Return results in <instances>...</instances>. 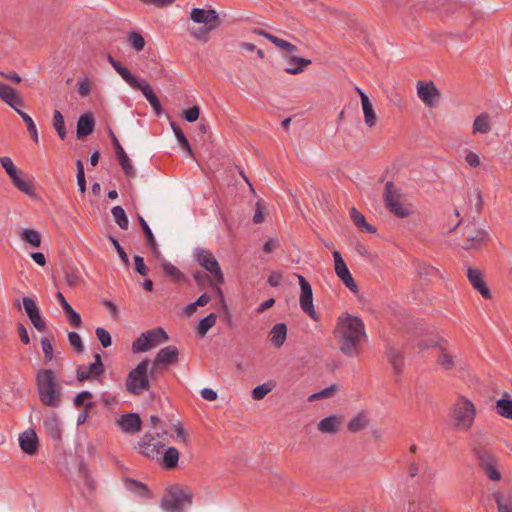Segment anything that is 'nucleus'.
<instances>
[{
  "label": "nucleus",
  "instance_id": "obj_1",
  "mask_svg": "<svg viewBox=\"0 0 512 512\" xmlns=\"http://www.w3.org/2000/svg\"><path fill=\"white\" fill-rule=\"evenodd\" d=\"M333 333L338 340L339 350L347 357L358 356L361 342L367 338L363 320L349 313L338 317Z\"/></svg>",
  "mask_w": 512,
  "mask_h": 512
},
{
  "label": "nucleus",
  "instance_id": "obj_2",
  "mask_svg": "<svg viewBox=\"0 0 512 512\" xmlns=\"http://www.w3.org/2000/svg\"><path fill=\"white\" fill-rule=\"evenodd\" d=\"M36 385L40 402L49 407H58L61 403V386L51 369H39L36 373Z\"/></svg>",
  "mask_w": 512,
  "mask_h": 512
},
{
  "label": "nucleus",
  "instance_id": "obj_3",
  "mask_svg": "<svg viewBox=\"0 0 512 512\" xmlns=\"http://www.w3.org/2000/svg\"><path fill=\"white\" fill-rule=\"evenodd\" d=\"M193 496L190 487L173 484L166 488L160 506L166 512H184L185 505L192 504Z\"/></svg>",
  "mask_w": 512,
  "mask_h": 512
},
{
  "label": "nucleus",
  "instance_id": "obj_4",
  "mask_svg": "<svg viewBox=\"0 0 512 512\" xmlns=\"http://www.w3.org/2000/svg\"><path fill=\"white\" fill-rule=\"evenodd\" d=\"M0 98L19 114L23 122L26 124L32 140L35 143H38L37 127L33 119L30 115L20 109V107L24 106V100L21 95L11 86L0 82Z\"/></svg>",
  "mask_w": 512,
  "mask_h": 512
},
{
  "label": "nucleus",
  "instance_id": "obj_5",
  "mask_svg": "<svg viewBox=\"0 0 512 512\" xmlns=\"http://www.w3.org/2000/svg\"><path fill=\"white\" fill-rule=\"evenodd\" d=\"M150 361L144 359L133 368L127 375L125 380V388L127 392L134 396H140L151 388L150 373L148 374Z\"/></svg>",
  "mask_w": 512,
  "mask_h": 512
},
{
  "label": "nucleus",
  "instance_id": "obj_6",
  "mask_svg": "<svg viewBox=\"0 0 512 512\" xmlns=\"http://www.w3.org/2000/svg\"><path fill=\"white\" fill-rule=\"evenodd\" d=\"M475 406L474 404L461 397L453 406L451 417L454 421V427L457 430L467 431L471 428L475 419Z\"/></svg>",
  "mask_w": 512,
  "mask_h": 512
},
{
  "label": "nucleus",
  "instance_id": "obj_7",
  "mask_svg": "<svg viewBox=\"0 0 512 512\" xmlns=\"http://www.w3.org/2000/svg\"><path fill=\"white\" fill-rule=\"evenodd\" d=\"M401 197L400 189L392 181L386 182L383 193L385 207L398 218H406L411 215L412 211L400 202Z\"/></svg>",
  "mask_w": 512,
  "mask_h": 512
},
{
  "label": "nucleus",
  "instance_id": "obj_8",
  "mask_svg": "<svg viewBox=\"0 0 512 512\" xmlns=\"http://www.w3.org/2000/svg\"><path fill=\"white\" fill-rule=\"evenodd\" d=\"M473 451L479 467L487 477L492 481H499L501 479V473L498 470V458L496 455L481 445L474 447Z\"/></svg>",
  "mask_w": 512,
  "mask_h": 512
},
{
  "label": "nucleus",
  "instance_id": "obj_9",
  "mask_svg": "<svg viewBox=\"0 0 512 512\" xmlns=\"http://www.w3.org/2000/svg\"><path fill=\"white\" fill-rule=\"evenodd\" d=\"M194 257L199 265L210 272L215 282L218 284L224 283V276L220 265L211 251L204 248H196L194 250Z\"/></svg>",
  "mask_w": 512,
  "mask_h": 512
},
{
  "label": "nucleus",
  "instance_id": "obj_10",
  "mask_svg": "<svg viewBox=\"0 0 512 512\" xmlns=\"http://www.w3.org/2000/svg\"><path fill=\"white\" fill-rule=\"evenodd\" d=\"M0 164L3 167V169L8 174L9 178L11 179L13 185L21 192L28 196H33L35 194L34 187L24 181L20 174H22V171H19L17 167L14 165L12 159L8 156H0Z\"/></svg>",
  "mask_w": 512,
  "mask_h": 512
},
{
  "label": "nucleus",
  "instance_id": "obj_11",
  "mask_svg": "<svg viewBox=\"0 0 512 512\" xmlns=\"http://www.w3.org/2000/svg\"><path fill=\"white\" fill-rule=\"evenodd\" d=\"M179 361V350L174 345L166 346L158 351L150 369L151 378H155V374L162 371L161 366L175 365Z\"/></svg>",
  "mask_w": 512,
  "mask_h": 512
},
{
  "label": "nucleus",
  "instance_id": "obj_12",
  "mask_svg": "<svg viewBox=\"0 0 512 512\" xmlns=\"http://www.w3.org/2000/svg\"><path fill=\"white\" fill-rule=\"evenodd\" d=\"M464 237L462 248L464 250H477L489 239V234L485 229L472 224L464 228Z\"/></svg>",
  "mask_w": 512,
  "mask_h": 512
},
{
  "label": "nucleus",
  "instance_id": "obj_13",
  "mask_svg": "<svg viewBox=\"0 0 512 512\" xmlns=\"http://www.w3.org/2000/svg\"><path fill=\"white\" fill-rule=\"evenodd\" d=\"M105 372V367L102 362L101 355L96 353L94 355V362L89 364L88 366L80 365L76 370V379L79 382H84L88 380H96L100 376H102Z\"/></svg>",
  "mask_w": 512,
  "mask_h": 512
},
{
  "label": "nucleus",
  "instance_id": "obj_14",
  "mask_svg": "<svg viewBox=\"0 0 512 512\" xmlns=\"http://www.w3.org/2000/svg\"><path fill=\"white\" fill-rule=\"evenodd\" d=\"M298 282L300 285V298L299 304L301 309L309 315L312 319H317V313L313 304V291L310 283L306 280V278L300 274L297 275Z\"/></svg>",
  "mask_w": 512,
  "mask_h": 512
},
{
  "label": "nucleus",
  "instance_id": "obj_15",
  "mask_svg": "<svg viewBox=\"0 0 512 512\" xmlns=\"http://www.w3.org/2000/svg\"><path fill=\"white\" fill-rule=\"evenodd\" d=\"M23 306L25 309V312L30 319L33 326L39 331V332H45L47 329V325L45 321L42 319L39 308L37 307L35 301L31 297H23Z\"/></svg>",
  "mask_w": 512,
  "mask_h": 512
},
{
  "label": "nucleus",
  "instance_id": "obj_16",
  "mask_svg": "<svg viewBox=\"0 0 512 512\" xmlns=\"http://www.w3.org/2000/svg\"><path fill=\"white\" fill-rule=\"evenodd\" d=\"M190 18L196 23H203L210 26V29H215L219 26V15L213 9H200L194 8L190 13Z\"/></svg>",
  "mask_w": 512,
  "mask_h": 512
},
{
  "label": "nucleus",
  "instance_id": "obj_17",
  "mask_svg": "<svg viewBox=\"0 0 512 512\" xmlns=\"http://www.w3.org/2000/svg\"><path fill=\"white\" fill-rule=\"evenodd\" d=\"M467 278L472 287L477 290L481 296L485 299H490L492 297L489 288L486 285L484 280L483 273L481 270L477 268L468 267L467 269Z\"/></svg>",
  "mask_w": 512,
  "mask_h": 512
},
{
  "label": "nucleus",
  "instance_id": "obj_18",
  "mask_svg": "<svg viewBox=\"0 0 512 512\" xmlns=\"http://www.w3.org/2000/svg\"><path fill=\"white\" fill-rule=\"evenodd\" d=\"M385 354L387 356L388 362L392 366L394 375L399 377L402 374L404 365L403 352L393 345L387 344ZM396 382H398V378H396Z\"/></svg>",
  "mask_w": 512,
  "mask_h": 512
},
{
  "label": "nucleus",
  "instance_id": "obj_19",
  "mask_svg": "<svg viewBox=\"0 0 512 512\" xmlns=\"http://www.w3.org/2000/svg\"><path fill=\"white\" fill-rule=\"evenodd\" d=\"M134 89L140 90L147 101L150 103L151 107L153 108L154 113L157 116H160L163 112L162 105L157 97V95L154 93L153 88L150 86V84L142 79L138 82V86H135Z\"/></svg>",
  "mask_w": 512,
  "mask_h": 512
},
{
  "label": "nucleus",
  "instance_id": "obj_20",
  "mask_svg": "<svg viewBox=\"0 0 512 512\" xmlns=\"http://www.w3.org/2000/svg\"><path fill=\"white\" fill-rule=\"evenodd\" d=\"M117 423L122 431L134 434L141 430L142 421L138 414L130 412L120 416Z\"/></svg>",
  "mask_w": 512,
  "mask_h": 512
},
{
  "label": "nucleus",
  "instance_id": "obj_21",
  "mask_svg": "<svg viewBox=\"0 0 512 512\" xmlns=\"http://www.w3.org/2000/svg\"><path fill=\"white\" fill-rule=\"evenodd\" d=\"M19 445L22 451L28 455H34L38 452V438L34 430L29 429L19 436Z\"/></svg>",
  "mask_w": 512,
  "mask_h": 512
},
{
  "label": "nucleus",
  "instance_id": "obj_22",
  "mask_svg": "<svg viewBox=\"0 0 512 512\" xmlns=\"http://www.w3.org/2000/svg\"><path fill=\"white\" fill-rule=\"evenodd\" d=\"M56 299L62 307L68 322L75 328H79L82 324L81 316L76 312L72 306L67 302L66 298L61 292L56 293Z\"/></svg>",
  "mask_w": 512,
  "mask_h": 512
},
{
  "label": "nucleus",
  "instance_id": "obj_23",
  "mask_svg": "<svg viewBox=\"0 0 512 512\" xmlns=\"http://www.w3.org/2000/svg\"><path fill=\"white\" fill-rule=\"evenodd\" d=\"M95 128V120L93 114L88 112L81 115L77 121L76 134L78 139H84L92 134Z\"/></svg>",
  "mask_w": 512,
  "mask_h": 512
},
{
  "label": "nucleus",
  "instance_id": "obj_24",
  "mask_svg": "<svg viewBox=\"0 0 512 512\" xmlns=\"http://www.w3.org/2000/svg\"><path fill=\"white\" fill-rule=\"evenodd\" d=\"M417 94L426 105H432L434 99L439 96V91L432 81L428 83L419 81L417 84Z\"/></svg>",
  "mask_w": 512,
  "mask_h": 512
},
{
  "label": "nucleus",
  "instance_id": "obj_25",
  "mask_svg": "<svg viewBox=\"0 0 512 512\" xmlns=\"http://www.w3.org/2000/svg\"><path fill=\"white\" fill-rule=\"evenodd\" d=\"M137 221L143 231L147 246L150 248L152 253L156 257H158L160 254V250L151 228L149 227L146 220L139 214L137 215Z\"/></svg>",
  "mask_w": 512,
  "mask_h": 512
},
{
  "label": "nucleus",
  "instance_id": "obj_26",
  "mask_svg": "<svg viewBox=\"0 0 512 512\" xmlns=\"http://www.w3.org/2000/svg\"><path fill=\"white\" fill-rule=\"evenodd\" d=\"M286 59L289 66L285 68V72L291 75L302 73L311 64V60L303 57L291 55L287 56Z\"/></svg>",
  "mask_w": 512,
  "mask_h": 512
},
{
  "label": "nucleus",
  "instance_id": "obj_27",
  "mask_svg": "<svg viewBox=\"0 0 512 512\" xmlns=\"http://www.w3.org/2000/svg\"><path fill=\"white\" fill-rule=\"evenodd\" d=\"M124 484L127 490L139 495L142 498L150 499L153 496L148 486L138 480L125 478Z\"/></svg>",
  "mask_w": 512,
  "mask_h": 512
},
{
  "label": "nucleus",
  "instance_id": "obj_28",
  "mask_svg": "<svg viewBox=\"0 0 512 512\" xmlns=\"http://www.w3.org/2000/svg\"><path fill=\"white\" fill-rule=\"evenodd\" d=\"M287 338V326L285 323L275 324L270 331V342L275 348L283 346Z\"/></svg>",
  "mask_w": 512,
  "mask_h": 512
},
{
  "label": "nucleus",
  "instance_id": "obj_29",
  "mask_svg": "<svg viewBox=\"0 0 512 512\" xmlns=\"http://www.w3.org/2000/svg\"><path fill=\"white\" fill-rule=\"evenodd\" d=\"M350 218L352 219L353 223L355 224V226L357 228L360 229V231L362 232H365V233H370V234H374L376 233V228L374 226H372L371 224H369L367 221H366V218L365 216L359 212L355 207H352L350 209Z\"/></svg>",
  "mask_w": 512,
  "mask_h": 512
},
{
  "label": "nucleus",
  "instance_id": "obj_30",
  "mask_svg": "<svg viewBox=\"0 0 512 512\" xmlns=\"http://www.w3.org/2000/svg\"><path fill=\"white\" fill-rule=\"evenodd\" d=\"M495 411L501 417L512 420V399L508 392H504L502 398L496 401Z\"/></svg>",
  "mask_w": 512,
  "mask_h": 512
},
{
  "label": "nucleus",
  "instance_id": "obj_31",
  "mask_svg": "<svg viewBox=\"0 0 512 512\" xmlns=\"http://www.w3.org/2000/svg\"><path fill=\"white\" fill-rule=\"evenodd\" d=\"M342 423V417L331 415L322 419L318 424V430L322 433L334 434L338 432L339 426Z\"/></svg>",
  "mask_w": 512,
  "mask_h": 512
},
{
  "label": "nucleus",
  "instance_id": "obj_32",
  "mask_svg": "<svg viewBox=\"0 0 512 512\" xmlns=\"http://www.w3.org/2000/svg\"><path fill=\"white\" fill-rule=\"evenodd\" d=\"M43 426L46 434L53 440L58 441L61 439V429L58 418L52 415L44 420Z\"/></svg>",
  "mask_w": 512,
  "mask_h": 512
},
{
  "label": "nucleus",
  "instance_id": "obj_33",
  "mask_svg": "<svg viewBox=\"0 0 512 512\" xmlns=\"http://www.w3.org/2000/svg\"><path fill=\"white\" fill-rule=\"evenodd\" d=\"M217 315L215 313H210L204 318H201L198 321L196 327V334L199 338H203L206 336L208 331L216 324Z\"/></svg>",
  "mask_w": 512,
  "mask_h": 512
},
{
  "label": "nucleus",
  "instance_id": "obj_34",
  "mask_svg": "<svg viewBox=\"0 0 512 512\" xmlns=\"http://www.w3.org/2000/svg\"><path fill=\"white\" fill-rule=\"evenodd\" d=\"M491 130L490 116L488 113L483 112L478 115L473 122V134H487Z\"/></svg>",
  "mask_w": 512,
  "mask_h": 512
},
{
  "label": "nucleus",
  "instance_id": "obj_35",
  "mask_svg": "<svg viewBox=\"0 0 512 512\" xmlns=\"http://www.w3.org/2000/svg\"><path fill=\"white\" fill-rule=\"evenodd\" d=\"M148 342L151 343V348L168 341L169 337L162 327H157L146 331Z\"/></svg>",
  "mask_w": 512,
  "mask_h": 512
},
{
  "label": "nucleus",
  "instance_id": "obj_36",
  "mask_svg": "<svg viewBox=\"0 0 512 512\" xmlns=\"http://www.w3.org/2000/svg\"><path fill=\"white\" fill-rule=\"evenodd\" d=\"M179 461V451L175 447H169L162 458V466L171 470L177 467Z\"/></svg>",
  "mask_w": 512,
  "mask_h": 512
},
{
  "label": "nucleus",
  "instance_id": "obj_37",
  "mask_svg": "<svg viewBox=\"0 0 512 512\" xmlns=\"http://www.w3.org/2000/svg\"><path fill=\"white\" fill-rule=\"evenodd\" d=\"M113 68L132 88L138 86V82L140 80L137 79V77L134 76L130 72V70L126 66H124L120 61H118L116 64L113 63Z\"/></svg>",
  "mask_w": 512,
  "mask_h": 512
},
{
  "label": "nucleus",
  "instance_id": "obj_38",
  "mask_svg": "<svg viewBox=\"0 0 512 512\" xmlns=\"http://www.w3.org/2000/svg\"><path fill=\"white\" fill-rule=\"evenodd\" d=\"M362 109L364 113V120L367 126H375L377 117L369 97H363Z\"/></svg>",
  "mask_w": 512,
  "mask_h": 512
},
{
  "label": "nucleus",
  "instance_id": "obj_39",
  "mask_svg": "<svg viewBox=\"0 0 512 512\" xmlns=\"http://www.w3.org/2000/svg\"><path fill=\"white\" fill-rule=\"evenodd\" d=\"M171 128L182 149L185 150L190 156H193L191 145L179 125L175 122H171Z\"/></svg>",
  "mask_w": 512,
  "mask_h": 512
},
{
  "label": "nucleus",
  "instance_id": "obj_40",
  "mask_svg": "<svg viewBox=\"0 0 512 512\" xmlns=\"http://www.w3.org/2000/svg\"><path fill=\"white\" fill-rule=\"evenodd\" d=\"M369 423L367 416L365 413H358L353 419L348 423V430L352 433L359 432L363 430Z\"/></svg>",
  "mask_w": 512,
  "mask_h": 512
},
{
  "label": "nucleus",
  "instance_id": "obj_41",
  "mask_svg": "<svg viewBox=\"0 0 512 512\" xmlns=\"http://www.w3.org/2000/svg\"><path fill=\"white\" fill-rule=\"evenodd\" d=\"M21 239L30 244L34 248H38L41 245V234L33 229H24L21 232Z\"/></svg>",
  "mask_w": 512,
  "mask_h": 512
},
{
  "label": "nucleus",
  "instance_id": "obj_42",
  "mask_svg": "<svg viewBox=\"0 0 512 512\" xmlns=\"http://www.w3.org/2000/svg\"><path fill=\"white\" fill-rule=\"evenodd\" d=\"M111 213L118 226L123 230H127L129 220L124 209L121 206H115L111 209Z\"/></svg>",
  "mask_w": 512,
  "mask_h": 512
},
{
  "label": "nucleus",
  "instance_id": "obj_43",
  "mask_svg": "<svg viewBox=\"0 0 512 512\" xmlns=\"http://www.w3.org/2000/svg\"><path fill=\"white\" fill-rule=\"evenodd\" d=\"M163 272L166 276L170 277L173 281L182 282L185 281L184 274L173 264L164 262L162 264Z\"/></svg>",
  "mask_w": 512,
  "mask_h": 512
},
{
  "label": "nucleus",
  "instance_id": "obj_44",
  "mask_svg": "<svg viewBox=\"0 0 512 512\" xmlns=\"http://www.w3.org/2000/svg\"><path fill=\"white\" fill-rule=\"evenodd\" d=\"M336 275L339 277V279L343 282V284L353 293L358 292V286L356 282L354 281L348 267L346 270H340L336 273Z\"/></svg>",
  "mask_w": 512,
  "mask_h": 512
},
{
  "label": "nucleus",
  "instance_id": "obj_45",
  "mask_svg": "<svg viewBox=\"0 0 512 512\" xmlns=\"http://www.w3.org/2000/svg\"><path fill=\"white\" fill-rule=\"evenodd\" d=\"M119 161V164L124 172V174L128 177H135L136 172L135 169L127 156L126 152H122L116 155Z\"/></svg>",
  "mask_w": 512,
  "mask_h": 512
},
{
  "label": "nucleus",
  "instance_id": "obj_46",
  "mask_svg": "<svg viewBox=\"0 0 512 512\" xmlns=\"http://www.w3.org/2000/svg\"><path fill=\"white\" fill-rule=\"evenodd\" d=\"M193 278L200 290H204L208 286L213 285V277L208 275L206 272L197 270L193 273Z\"/></svg>",
  "mask_w": 512,
  "mask_h": 512
},
{
  "label": "nucleus",
  "instance_id": "obj_47",
  "mask_svg": "<svg viewBox=\"0 0 512 512\" xmlns=\"http://www.w3.org/2000/svg\"><path fill=\"white\" fill-rule=\"evenodd\" d=\"M53 126L57 131L58 136L64 140L66 137V128L63 115L59 110H54L53 112Z\"/></svg>",
  "mask_w": 512,
  "mask_h": 512
},
{
  "label": "nucleus",
  "instance_id": "obj_48",
  "mask_svg": "<svg viewBox=\"0 0 512 512\" xmlns=\"http://www.w3.org/2000/svg\"><path fill=\"white\" fill-rule=\"evenodd\" d=\"M493 499L496 502L498 512H512V498L504 499L500 492L493 493Z\"/></svg>",
  "mask_w": 512,
  "mask_h": 512
},
{
  "label": "nucleus",
  "instance_id": "obj_49",
  "mask_svg": "<svg viewBox=\"0 0 512 512\" xmlns=\"http://www.w3.org/2000/svg\"><path fill=\"white\" fill-rule=\"evenodd\" d=\"M151 349V343L148 342V336L146 332H143L137 339L132 343V350L134 353L146 352Z\"/></svg>",
  "mask_w": 512,
  "mask_h": 512
},
{
  "label": "nucleus",
  "instance_id": "obj_50",
  "mask_svg": "<svg viewBox=\"0 0 512 512\" xmlns=\"http://www.w3.org/2000/svg\"><path fill=\"white\" fill-rule=\"evenodd\" d=\"M128 42L134 48L135 51L140 52L144 49L145 39L137 31H130L128 33Z\"/></svg>",
  "mask_w": 512,
  "mask_h": 512
},
{
  "label": "nucleus",
  "instance_id": "obj_51",
  "mask_svg": "<svg viewBox=\"0 0 512 512\" xmlns=\"http://www.w3.org/2000/svg\"><path fill=\"white\" fill-rule=\"evenodd\" d=\"M163 447L164 445L161 442H157L156 444H151V446L139 447V449L143 456L154 459L158 457Z\"/></svg>",
  "mask_w": 512,
  "mask_h": 512
},
{
  "label": "nucleus",
  "instance_id": "obj_52",
  "mask_svg": "<svg viewBox=\"0 0 512 512\" xmlns=\"http://www.w3.org/2000/svg\"><path fill=\"white\" fill-rule=\"evenodd\" d=\"M270 42H272L278 48L285 50L286 52L291 53V54L298 51L297 46H295L294 44H292L286 40H283L277 36L270 38Z\"/></svg>",
  "mask_w": 512,
  "mask_h": 512
},
{
  "label": "nucleus",
  "instance_id": "obj_53",
  "mask_svg": "<svg viewBox=\"0 0 512 512\" xmlns=\"http://www.w3.org/2000/svg\"><path fill=\"white\" fill-rule=\"evenodd\" d=\"M108 238H109L110 242L112 243V245L114 246V248L116 249L124 266L126 268H128L130 266V261H129L128 255L125 252V250L123 249V247L120 245L119 241L115 237L109 235Z\"/></svg>",
  "mask_w": 512,
  "mask_h": 512
},
{
  "label": "nucleus",
  "instance_id": "obj_54",
  "mask_svg": "<svg viewBox=\"0 0 512 512\" xmlns=\"http://www.w3.org/2000/svg\"><path fill=\"white\" fill-rule=\"evenodd\" d=\"M76 178H77V184L79 186V190L81 193H84L86 191V179H85V172H84V166L81 160L76 161Z\"/></svg>",
  "mask_w": 512,
  "mask_h": 512
},
{
  "label": "nucleus",
  "instance_id": "obj_55",
  "mask_svg": "<svg viewBox=\"0 0 512 512\" xmlns=\"http://www.w3.org/2000/svg\"><path fill=\"white\" fill-rule=\"evenodd\" d=\"M272 388L273 386L270 383L258 385L252 390V398L254 400H261L272 390Z\"/></svg>",
  "mask_w": 512,
  "mask_h": 512
},
{
  "label": "nucleus",
  "instance_id": "obj_56",
  "mask_svg": "<svg viewBox=\"0 0 512 512\" xmlns=\"http://www.w3.org/2000/svg\"><path fill=\"white\" fill-rule=\"evenodd\" d=\"M68 341L70 345L74 348L75 352L81 354L84 352V345L82 343L81 337L78 333L71 331L68 333Z\"/></svg>",
  "mask_w": 512,
  "mask_h": 512
},
{
  "label": "nucleus",
  "instance_id": "obj_57",
  "mask_svg": "<svg viewBox=\"0 0 512 512\" xmlns=\"http://www.w3.org/2000/svg\"><path fill=\"white\" fill-rule=\"evenodd\" d=\"M41 346L44 354V361L49 363L53 359V346L51 340L47 337L41 338Z\"/></svg>",
  "mask_w": 512,
  "mask_h": 512
},
{
  "label": "nucleus",
  "instance_id": "obj_58",
  "mask_svg": "<svg viewBox=\"0 0 512 512\" xmlns=\"http://www.w3.org/2000/svg\"><path fill=\"white\" fill-rule=\"evenodd\" d=\"M95 333H96L97 339L100 341L101 345L104 348H108L111 346L112 338H111L110 333L106 329L98 327L96 329Z\"/></svg>",
  "mask_w": 512,
  "mask_h": 512
},
{
  "label": "nucleus",
  "instance_id": "obj_59",
  "mask_svg": "<svg viewBox=\"0 0 512 512\" xmlns=\"http://www.w3.org/2000/svg\"><path fill=\"white\" fill-rule=\"evenodd\" d=\"M182 116L187 122L192 123V122L197 121L200 116L199 106L195 105V106H192V107L184 110L182 113Z\"/></svg>",
  "mask_w": 512,
  "mask_h": 512
},
{
  "label": "nucleus",
  "instance_id": "obj_60",
  "mask_svg": "<svg viewBox=\"0 0 512 512\" xmlns=\"http://www.w3.org/2000/svg\"><path fill=\"white\" fill-rule=\"evenodd\" d=\"M133 259H134L135 271L138 274H140L141 276L148 275L149 268L145 264L144 258L140 255H135Z\"/></svg>",
  "mask_w": 512,
  "mask_h": 512
},
{
  "label": "nucleus",
  "instance_id": "obj_61",
  "mask_svg": "<svg viewBox=\"0 0 512 512\" xmlns=\"http://www.w3.org/2000/svg\"><path fill=\"white\" fill-rule=\"evenodd\" d=\"M93 397V394L90 391H82L78 393L74 399L73 404L76 408L84 407L85 408V401L90 400Z\"/></svg>",
  "mask_w": 512,
  "mask_h": 512
},
{
  "label": "nucleus",
  "instance_id": "obj_62",
  "mask_svg": "<svg viewBox=\"0 0 512 512\" xmlns=\"http://www.w3.org/2000/svg\"><path fill=\"white\" fill-rule=\"evenodd\" d=\"M437 361L445 370H450L454 366L453 357L444 351H442Z\"/></svg>",
  "mask_w": 512,
  "mask_h": 512
},
{
  "label": "nucleus",
  "instance_id": "obj_63",
  "mask_svg": "<svg viewBox=\"0 0 512 512\" xmlns=\"http://www.w3.org/2000/svg\"><path fill=\"white\" fill-rule=\"evenodd\" d=\"M337 389L338 387L336 384H331L330 386L324 388L320 392L313 394L311 396V399L329 398L337 391Z\"/></svg>",
  "mask_w": 512,
  "mask_h": 512
},
{
  "label": "nucleus",
  "instance_id": "obj_64",
  "mask_svg": "<svg viewBox=\"0 0 512 512\" xmlns=\"http://www.w3.org/2000/svg\"><path fill=\"white\" fill-rule=\"evenodd\" d=\"M408 512H429V506L422 501H413L409 504Z\"/></svg>",
  "mask_w": 512,
  "mask_h": 512
}]
</instances>
